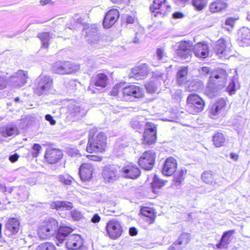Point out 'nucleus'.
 <instances>
[{"instance_id":"obj_1","label":"nucleus","mask_w":250,"mask_h":250,"mask_svg":"<svg viewBox=\"0 0 250 250\" xmlns=\"http://www.w3.org/2000/svg\"><path fill=\"white\" fill-rule=\"evenodd\" d=\"M73 229L67 226H60L56 236V243L60 246L66 240L65 246L67 249L77 250L83 245L82 237L78 234H70Z\"/></svg>"},{"instance_id":"obj_2","label":"nucleus","mask_w":250,"mask_h":250,"mask_svg":"<svg viewBox=\"0 0 250 250\" xmlns=\"http://www.w3.org/2000/svg\"><path fill=\"white\" fill-rule=\"evenodd\" d=\"M123 84L121 83L116 84L110 92L111 95L117 96L119 100L125 101L131 100L132 97L140 98L144 96L143 88L133 84L123 87Z\"/></svg>"},{"instance_id":"obj_3","label":"nucleus","mask_w":250,"mask_h":250,"mask_svg":"<svg viewBox=\"0 0 250 250\" xmlns=\"http://www.w3.org/2000/svg\"><path fill=\"white\" fill-rule=\"evenodd\" d=\"M227 77L225 70L219 69L217 72L211 73L206 91L208 95L213 97L217 95L224 87Z\"/></svg>"},{"instance_id":"obj_4","label":"nucleus","mask_w":250,"mask_h":250,"mask_svg":"<svg viewBox=\"0 0 250 250\" xmlns=\"http://www.w3.org/2000/svg\"><path fill=\"white\" fill-rule=\"evenodd\" d=\"M86 151L89 153L102 152L106 146V137L102 132H96L95 129L89 132Z\"/></svg>"},{"instance_id":"obj_5","label":"nucleus","mask_w":250,"mask_h":250,"mask_svg":"<svg viewBox=\"0 0 250 250\" xmlns=\"http://www.w3.org/2000/svg\"><path fill=\"white\" fill-rule=\"evenodd\" d=\"M58 229L57 221L54 218H49L39 224L37 234L41 239H46L55 234Z\"/></svg>"},{"instance_id":"obj_6","label":"nucleus","mask_w":250,"mask_h":250,"mask_svg":"<svg viewBox=\"0 0 250 250\" xmlns=\"http://www.w3.org/2000/svg\"><path fill=\"white\" fill-rule=\"evenodd\" d=\"M52 85V80L48 76L41 75L35 81L34 92L38 96L46 94Z\"/></svg>"},{"instance_id":"obj_7","label":"nucleus","mask_w":250,"mask_h":250,"mask_svg":"<svg viewBox=\"0 0 250 250\" xmlns=\"http://www.w3.org/2000/svg\"><path fill=\"white\" fill-rule=\"evenodd\" d=\"M87 112L82 104L76 100L68 101L66 107L67 117L73 120H78L85 116Z\"/></svg>"},{"instance_id":"obj_8","label":"nucleus","mask_w":250,"mask_h":250,"mask_svg":"<svg viewBox=\"0 0 250 250\" xmlns=\"http://www.w3.org/2000/svg\"><path fill=\"white\" fill-rule=\"evenodd\" d=\"M204 105V102L197 95L190 94L188 96L187 107L190 113L194 114L202 111Z\"/></svg>"},{"instance_id":"obj_9","label":"nucleus","mask_w":250,"mask_h":250,"mask_svg":"<svg viewBox=\"0 0 250 250\" xmlns=\"http://www.w3.org/2000/svg\"><path fill=\"white\" fill-rule=\"evenodd\" d=\"M28 78L27 71L19 70L8 78L7 83L14 87L20 88L26 83Z\"/></svg>"},{"instance_id":"obj_10","label":"nucleus","mask_w":250,"mask_h":250,"mask_svg":"<svg viewBox=\"0 0 250 250\" xmlns=\"http://www.w3.org/2000/svg\"><path fill=\"white\" fill-rule=\"evenodd\" d=\"M120 167L114 166H107L104 167L102 176L105 182L113 183L117 180L121 175Z\"/></svg>"},{"instance_id":"obj_11","label":"nucleus","mask_w":250,"mask_h":250,"mask_svg":"<svg viewBox=\"0 0 250 250\" xmlns=\"http://www.w3.org/2000/svg\"><path fill=\"white\" fill-rule=\"evenodd\" d=\"M171 7L167 0H154L153 4L150 7V10L154 17L159 15L164 16L170 11Z\"/></svg>"},{"instance_id":"obj_12","label":"nucleus","mask_w":250,"mask_h":250,"mask_svg":"<svg viewBox=\"0 0 250 250\" xmlns=\"http://www.w3.org/2000/svg\"><path fill=\"white\" fill-rule=\"evenodd\" d=\"M155 155L152 151L145 152L139 160V165L146 170H150L153 167Z\"/></svg>"},{"instance_id":"obj_13","label":"nucleus","mask_w":250,"mask_h":250,"mask_svg":"<svg viewBox=\"0 0 250 250\" xmlns=\"http://www.w3.org/2000/svg\"><path fill=\"white\" fill-rule=\"evenodd\" d=\"M106 229L109 236L113 239H116L119 237L122 232V229L120 222L113 219L107 223Z\"/></svg>"},{"instance_id":"obj_14","label":"nucleus","mask_w":250,"mask_h":250,"mask_svg":"<svg viewBox=\"0 0 250 250\" xmlns=\"http://www.w3.org/2000/svg\"><path fill=\"white\" fill-rule=\"evenodd\" d=\"M20 223L15 218H9L5 224V234L9 237H13L19 231Z\"/></svg>"},{"instance_id":"obj_15","label":"nucleus","mask_w":250,"mask_h":250,"mask_svg":"<svg viewBox=\"0 0 250 250\" xmlns=\"http://www.w3.org/2000/svg\"><path fill=\"white\" fill-rule=\"evenodd\" d=\"M108 82V77L104 73H98L94 80V83H90L88 90L91 91L92 93H95L99 92V89L95 86L104 88L106 86Z\"/></svg>"},{"instance_id":"obj_16","label":"nucleus","mask_w":250,"mask_h":250,"mask_svg":"<svg viewBox=\"0 0 250 250\" xmlns=\"http://www.w3.org/2000/svg\"><path fill=\"white\" fill-rule=\"evenodd\" d=\"M121 175L130 179H136L140 176V171L138 167L133 163H129L121 168Z\"/></svg>"},{"instance_id":"obj_17","label":"nucleus","mask_w":250,"mask_h":250,"mask_svg":"<svg viewBox=\"0 0 250 250\" xmlns=\"http://www.w3.org/2000/svg\"><path fill=\"white\" fill-rule=\"evenodd\" d=\"M230 43L226 42L224 39H220L217 41L214 50L220 58H222L229 54L230 51Z\"/></svg>"},{"instance_id":"obj_18","label":"nucleus","mask_w":250,"mask_h":250,"mask_svg":"<svg viewBox=\"0 0 250 250\" xmlns=\"http://www.w3.org/2000/svg\"><path fill=\"white\" fill-rule=\"evenodd\" d=\"M226 105V101L223 98L218 99L212 104L209 109V113L212 118H215L219 115L224 114Z\"/></svg>"},{"instance_id":"obj_19","label":"nucleus","mask_w":250,"mask_h":250,"mask_svg":"<svg viewBox=\"0 0 250 250\" xmlns=\"http://www.w3.org/2000/svg\"><path fill=\"white\" fill-rule=\"evenodd\" d=\"M192 43L189 41L181 42L178 47L177 55L184 60L188 59L191 55Z\"/></svg>"},{"instance_id":"obj_20","label":"nucleus","mask_w":250,"mask_h":250,"mask_svg":"<svg viewBox=\"0 0 250 250\" xmlns=\"http://www.w3.org/2000/svg\"><path fill=\"white\" fill-rule=\"evenodd\" d=\"M119 12L116 9L110 10L105 15L103 21V26L105 28L112 26L118 19Z\"/></svg>"},{"instance_id":"obj_21","label":"nucleus","mask_w":250,"mask_h":250,"mask_svg":"<svg viewBox=\"0 0 250 250\" xmlns=\"http://www.w3.org/2000/svg\"><path fill=\"white\" fill-rule=\"evenodd\" d=\"M93 170V167L91 164H83L79 168V171L82 180L86 181L90 180L92 177Z\"/></svg>"},{"instance_id":"obj_22","label":"nucleus","mask_w":250,"mask_h":250,"mask_svg":"<svg viewBox=\"0 0 250 250\" xmlns=\"http://www.w3.org/2000/svg\"><path fill=\"white\" fill-rule=\"evenodd\" d=\"M177 163L176 160L169 157L166 159L162 170V173L167 176L172 175L176 171Z\"/></svg>"},{"instance_id":"obj_23","label":"nucleus","mask_w":250,"mask_h":250,"mask_svg":"<svg viewBox=\"0 0 250 250\" xmlns=\"http://www.w3.org/2000/svg\"><path fill=\"white\" fill-rule=\"evenodd\" d=\"M44 157L50 164H55L62 158V152L57 149L48 148L46 150Z\"/></svg>"},{"instance_id":"obj_24","label":"nucleus","mask_w":250,"mask_h":250,"mask_svg":"<svg viewBox=\"0 0 250 250\" xmlns=\"http://www.w3.org/2000/svg\"><path fill=\"white\" fill-rule=\"evenodd\" d=\"M17 126L13 124H7L0 127V134L4 137L15 136L18 134Z\"/></svg>"},{"instance_id":"obj_25","label":"nucleus","mask_w":250,"mask_h":250,"mask_svg":"<svg viewBox=\"0 0 250 250\" xmlns=\"http://www.w3.org/2000/svg\"><path fill=\"white\" fill-rule=\"evenodd\" d=\"M192 49L197 57L206 58L208 55V46L206 43H198L194 45Z\"/></svg>"},{"instance_id":"obj_26","label":"nucleus","mask_w":250,"mask_h":250,"mask_svg":"<svg viewBox=\"0 0 250 250\" xmlns=\"http://www.w3.org/2000/svg\"><path fill=\"white\" fill-rule=\"evenodd\" d=\"M234 232V230H230L224 232L220 242L216 245L217 248L219 249L227 248L230 242L231 236Z\"/></svg>"},{"instance_id":"obj_27","label":"nucleus","mask_w":250,"mask_h":250,"mask_svg":"<svg viewBox=\"0 0 250 250\" xmlns=\"http://www.w3.org/2000/svg\"><path fill=\"white\" fill-rule=\"evenodd\" d=\"M149 71L148 66L146 63L142 64L132 69V72L136 78L141 79L146 76Z\"/></svg>"},{"instance_id":"obj_28","label":"nucleus","mask_w":250,"mask_h":250,"mask_svg":"<svg viewBox=\"0 0 250 250\" xmlns=\"http://www.w3.org/2000/svg\"><path fill=\"white\" fill-rule=\"evenodd\" d=\"M51 207L53 209H56L59 211L69 210L72 207V204L67 201H56L51 204Z\"/></svg>"},{"instance_id":"obj_29","label":"nucleus","mask_w":250,"mask_h":250,"mask_svg":"<svg viewBox=\"0 0 250 250\" xmlns=\"http://www.w3.org/2000/svg\"><path fill=\"white\" fill-rule=\"evenodd\" d=\"M141 214L145 217L146 221L148 224H152L155 218L154 210L148 207H143L140 210Z\"/></svg>"},{"instance_id":"obj_30","label":"nucleus","mask_w":250,"mask_h":250,"mask_svg":"<svg viewBox=\"0 0 250 250\" xmlns=\"http://www.w3.org/2000/svg\"><path fill=\"white\" fill-rule=\"evenodd\" d=\"M228 4L225 0H217L212 2L209 6V11L211 13H217L227 9Z\"/></svg>"},{"instance_id":"obj_31","label":"nucleus","mask_w":250,"mask_h":250,"mask_svg":"<svg viewBox=\"0 0 250 250\" xmlns=\"http://www.w3.org/2000/svg\"><path fill=\"white\" fill-rule=\"evenodd\" d=\"M145 136H147L148 133L150 132L151 134L150 140L149 141H156L157 127L156 125L151 122H147L145 125Z\"/></svg>"},{"instance_id":"obj_32","label":"nucleus","mask_w":250,"mask_h":250,"mask_svg":"<svg viewBox=\"0 0 250 250\" xmlns=\"http://www.w3.org/2000/svg\"><path fill=\"white\" fill-rule=\"evenodd\" d=\"M188 73V69L186 67H182L178 70L177 73V81L179 85L186 83Z\"/></svg>"},{"instance_id":"obj_33","label":"nucleus","mask_w":250,"mask_h":250,"mask_svg":"<svg viewBox=\"0 0 250 250\" xmlns=\"http://www.w3.org/2000/svg\"><path fill=\"white\" fill-rule=\"evenodd\" d=\"M242 45H250V29L248 28H243L239 32Z\"/></svg>"},{"instance_id":"obj_34","label":"nucleus","mask_w":250,"mask_h":250,"mask_svg":"<svg viewBox=\"0 0 250 250\" xmlns=\"http://www.w3.org/2000/svg\"><path fill=\"white\" fill-rule=\"evenodd\" d=\"M70 64L68 63H64V62H57L54 63L52 67L53 71L56 74H65L66 70L64 69V66H69Z\"/></svg>"},{"instance_id":"obj_35","label":"nucleus","mask_w":250,"mask_h":250,"mask_svg":"<svg viewBox=\"0 0 250 250\" xmlns=\"http://www.w3.org/2000/svg\"><path fill=\"white\" fill-rule=\"evenodd\" d=\"M202 179L206 183L214 186L216 184L214 182L213 172L211 171H206L202 174Z\"/></svg>"},{"instance_id":"obj_36","label":"nucleus","mask_w":250,"mask_h":250,"mask_svg":"<svg viewBox=\"0 0 250 250\" xmlns=\"http://www.w3.org/2000/svg\"><path fill=\"white\" fill-rule=\"evenodd\" d=\"M225 137L221 132L216 133L213 137V142L216 147L222 146L225 142Z\"/></svg>"},{"instance_id":"obj_37","label":"nucleus","mask_w":250,"mask_h":250,"mask_svg":"<svg viewBox=\"0 0 250 250\" xmlns=\"http://www.w3.org/2000/svg\"><path fill=\"white\" fill-rule=\"evenodd\" d=\"M38 37L41 41L42 46L47 48L49 45V40L52 38V34L49 32H43L39 34Z\"/></svg>"},{"instance_id":"obj_38","label":"nucleus","mask_w":250,"mask_h":250,"mask_svg":"<svg viewBox=\"0 0 250 250\" xmlns=\"http://www.w3.org/2000/svg\"><path fill=\"white\" fill-rule=\"evenodd\" d=\"M160 85V82L157 80H151L147 83L146 85V88L147 91L149 93H153L157 91L158 87Z\"/></svg>"},{"instance_id":"obj_39","label":"nucleus","mask_w":250,"mask_h":250,"mask_svg":"<svg viewBox=\"0 0 250 250\" xmlns=\"http://www.w3.org/2000/svg\"><path fill=\"white\" fill-rule=\"evenodd\" d=\"M151 184L152 191L154 193H156L157 189H160L164 185V182L160 179L156 175H154Z\"/></svg>"},{"instance_id":"obj_40","label":"nucleus","mask_w":250,"mask_h":250,"mask_svg":"<svg viewBox=\"0 0 250 250\" xmlns=\"http://www.w3.org/2000/svg\"><path fill=\"white\" fill-rule=\"evenodd\" d=\"M200 84L195 81H188L185 83V88L186 90L191 92L197 91L200 88Z\"/></svg>"},{"instance_id":"obj_41","label":"nucleus","mask_w":250,"mask_h":250,"mask_svg":"<svg viewBox=\"0 0 250 250\" xmlns=\"http://www.w3.org/2000/svg\"><path fill=\"white\" fill-rule=\"evenodd\" d=\"M64 63H68L69 65V66H64V69L66 70L65 71V74H69L76 72L77 70L80 69V65L78 64H75L70 62H64Z\"/></svg>"},{"instance_id":"obj_42","label":"nucleus","mask_w":250,"mask_h":250,"mask_svg":"<svg viewBox=\"0 0 250 250\" xmlns=\"http://www.w3.org/2000/svg\"><path fill=\"white\" fill-rule=\"evenodd\" d=\"M190 240V234L188 233H183L176 242L179 245H184L186 246L189 243Z\"/></svg>"},{"instance_id":"obj_43","label":"nucleus","mask_w":250,"mask_h":250,"mask_svg":"<svg viewBox=\"0 0 250 250\" xmlns=\"http://www.w3.org/2000/svg\"><path fill=\"white\" fill-rule=\"evenodd\" d=\"M130 125L133 128L139 131L140 130H142L143 128L144 122L139 120V118H134L131 120Z\"/></svg>"},{"instance_id":"obj_44","label":"nucleus","mask_w":250,"mask_h":250,"mask_svg":"<svg viewBox=\"0 0 250 250\" xmlns=\"http://www.w3.org/2000/svg\"><path fill=\"white\" fill-rule=\"evenodd\" d=\"M85 30V34L87 37L97 38L98 29L95 25L88 27Z\"/></svg>"},{"instance_id":"obj_45","label":"nucleus","mask_w":250,"mask_h":250,"mask_svg":"<svg viewBox=\"0 0 250 250\" xmlns=\"http://www.w3.org/2000/svg\"><path fill=\"white\" fill-rule=\"evenodd\" d=\"M156 57L158 61L161 62H164L166 61L167 56L164 48H158L157 49Z\"/></svg>"},{"instance_id":"obj_46","label":"nucleus","mask_w":250,"mask_h":250,"mask_svg":"<svg viewBox=\"0 0 250 250\" xmlns=\"http://www.w3.org/2000/svg\"><path fill=\"white\" fill-rule=\"evenodd\" d=\"M58 179L60 182L65 185H71L73 180V178L68 174L59 175Z\"/></svg>"},{"instance_id":"obj_47","label":"nucleus","mask_w":250,"mask_h":250,"mask_svg":"<svg viewBox=\"0 0 250 250\" xmlns=\"http://www.w3.org/2000/svg\"><path fill=\"white\" fill-rule=\"evenodd\" d=\"M208 0H192V5L198 10L203 9L207 5Z\"/></svg>"},{"instance_id":"obj_48","label":"nucleus","mask_w":250,"mask_h":250,"mask_svg":"<svg viewBox=\"0 0 250 250\" xmlns=\"http://www.w3.org/2000/svg\"><path fill=\"white\" fill-rule=\"evenodd\" d=\"M186 173V170L181 169L180 171L177 172L174 176V181L176 183V186H179L184 179L183 175Z\"/></svg>"},{"instance_id":"obj_49","label":"nucleus","mask_w":250,"mask_h":250,"mask_svg":"<svg viewBox=\"0 0 250 250\" xmlns=\"http://www.w3.org/2000/svg\"><path fill=\"white\" fill-rule=\"evenodd\" d=\"M36 250H55V247L52 244L47 242L40 245Z\"/></svg>"},{"instance_id":"obj_50","label":"nucleus","mask_w":250,"mask_h":250,"mask_svg":"<svg viewBox=\"0 0 250 250\" xmlns=\"http://www.w3.org/2000/svg\"><path fill=\"white\" fill-rule=\"evenodd\" d=\"M173 98L179 100L182 98V91L179 89H172L170 91Z\"/></svg>"},{"instance_id":"obj_51","label":"nucleus","mask_w":250,"mask_h":250,"mask_svg":"<svg viewBox=\"0 0 250 250\" xmlns=\"http://www.w3.org/2000/svg\"><path fill=\"white\" fill-rule=\"evenodd\" d=\"M235 20L236 19L232 18L227 19L225 22V25L226 26L225 28H226L227 30L229 31L233 28Z\"/></svg>"},{"instance_id":"obj_52","label":"nucleus","mask_w":250,"mask_h":250,"mask_svg":"<svg viewBox=\"0 0 250 250\" xmlns=\"http://www.w3.org/2000/svg\"><path fill=\"white\" fill-rule=\"evenodd\" d=\"M227 91L230 95L234 94L235 92V83L234 79H233L227 87Z\"/></svg>"},{"instance_id":"obj_53","label":"nucleus","mask_w":250,"mask_h":250,"mask_svg":"<svg viewBox=\"0 0 250 250\" xmlns=\"http://www.w3.org/2000/svg\"><path fill=\"white\" fill-rule=\"evenodd\" d=\"M42 149L41 146L38 144H35L33 147H32V155L33 157H37L41 150Z\"/></svg>"},{"instance_id":"obj_54","label":"nucleus","mask_w":250,"mask_h":250,"mask_svg":"<svg viewBox=\"0 0 250 250\" xmlns=\"http://www.w3.org/2000/svg\"><path fill=\"white\" fill-rule=\"evenodd\" d=\"M219 70H217L215 72H214L213 73L217 72ZM199 71L200 73V74L201 75L206 76L208 75H211V73L213 72L210 73V68L209 67L204 66L201 67L200 69H199Z\"/></svg>"},{"instance_id":"obj_55","label":"nucleus","mask_w":250,"mask_h":250,"mask_svg":"<svg viewBox=\"0 0 250 250\" xmlns=\"http://www.w3.org/2000/svg\"><path fill=\"white\" fill-rule=\"evenodd\" d=\"M71 216L73 219L75 221L79 220L83 217L82 214L79 211L74 210L71 212Z\"/></svg>"},{"instance_id":"obj_56","label":"nucleus","mask_w":250,"mask_h":250,"mask_svg":"<svg viewBox=\"0 0 250 250\" xmlns=\"http://www.w3.org/2000/svg\"><path fill=\"white\" fill-rule=\"evenodd\" d=\"M150 133H151L150 132L148 133L147 134V136H146V137L145 131H144V136H143V138H144L143 142L144 144H148V145H151V144H154L155 142V141H148L150 140V138H151V134Z\"/></svg>"},{"instance_id":"obj_57","label":"nucleus","mask_w":250,"mask_h":250,"mask_svg":"<svg viewBox=\"0 0 250 250\" xmlns=\"http://www.w3.org/2000/svg\"><path fill=\"white\" fill-rule=\"evenodd\" d=\"M125 18L127 24L134 23L135 22V21H137L134 15H126Z\"/></svg>"},{"instance_id":"obj_58","label":"nucleus","mask_w":250,"mask_h":250,"mask_svg":"<svg viewBox=\"0 0 250 250\" xmlns=\"http://www.w3.org/2000/svg\"><path fill=\"white\" fill-rule=\"evenodd\" d=\"M7 84H8L7 80L0 76V89L5 88Z\"/></svg>"},{"instance_id":"obj_59","label":"nucleus","mask_w":250,"mask_h":250,"mask_svg":"<svg viewBox=\"0 0 250 250\" xmlns=\"http://www.w3.org/2000/svg\"><path fill=\"white\" fill-rule=\"evenodd\" d=\"M88 159L93 161H100L102 160V157L99 156L94 155H89L87 156Z\"/></svg>"},{"instance_id":"obj_60","label":"nucleus","mask_w":250,"mask_h":250,"mask_svg":"<svg viewBox=\"0 0 250 250\" xmlns=\"http://www.w3.org/2000/svg\"><path fill=\"white\" fill-rule=\"evenodd\" d=\"M45 119L48 121L51 125H54L56 121L54 120L53 117L50 114H47L45 116Z\"/></svg>"},{"instance_id":"obj_61","label":"nucleus","mask_w":250,"mask_h":250,"mask_svg":"<svg viewBox=\"0 0 250 250\" xmlns=\"http://www.w3.org/2000/svg\"><path fill=\"white\" fill-rule=\"evenodd\" d=\"M176 242L174 243L168 249V250H182V248L178 246Z\"/></svg>"},{"instance_id":"obj_62","label":"nucleus","mask_w":250,"mask_h":250,"mask_svg":"<svg viewBox=\"0 0 250 250\" xmlns=\"http://www.w3.org/2000/svg\"><path fill=\"white\" fill-rule=\"evenodd\" d=\"M69 153L72 156H79L81 155L79 153V150L75 148L71 149Z\"/></svg>"},{"instance_id":"obj_63","label":"nucleus","mask_w":250,"mask_h":250,"mask_svg":"<svg viewBox=\"0 0 250 250\" xmlns=\"http://www.w3.org/2000/svg\"><path fill=\"white\" fill-rule=\"evenodd\" d=\"M19 158V155L17 153H15L14 154L11 155L9 156V159L12 163H14L18 160Z\"/></svg>"},{"instance_id":"obj_64","label":"nucleus","mask_w":250,"mask_h":250,"mask_svg":"<svg viewBox=\"0 0 250 250\" xmlns=\"http://www.w3.org/2000/svg\"><path fill=\"white\" fill-rule=\"evenodd\" d=\"M101 218L98 214H95L91 218V222L93 223H96L100 222Z\"/></svg>"}]
</instances>
